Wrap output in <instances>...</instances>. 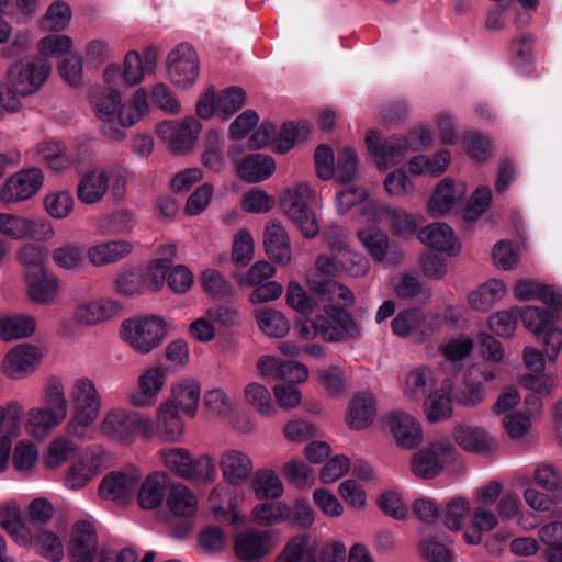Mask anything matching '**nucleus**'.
Masks as SVG:
<instances>
[{
    "label": "nucleus",
    "mask_w": 562,
    "mask_h": 562,
    "mask_svg": "<svg viewBox=\"0 0 562 562\" xmlns=\"http://www.w3.org/2000/svg\"><path fill=\"white\" fill-rule=\"evenodd\" d=\"M452 389L451 379L445 378L424 400V413L430 424L445 422L452 416Z\"/></svg>",
    "instance_id": "obj_31"
},
{
    "label": "nucleus",
    "mask_w": 562,
    "mask_h": 562,
    "mask_svg": "<svg viewBox=\"0 0 562 562\" xmlns=\"http://www.w3.org/2000/svg\"><path fill=\"white\" fill-rule=\"evenodd\" d=\"M451 162V154L447 149L437 151L432 157L417 155L408 160V170L416 176L439 177Z\"/></svg>",
    "instance_id": "obj_47"
},
{
    "label": "nucleus",
    "mask_w": 562,
    "mask_h": 562,
    "mask_svg": "<svg viewBox=\"0 0 562 562\" xmlns=\"http://www.w3.org/2000/svg\"><path fill=\"white\" fill-rule=\"evenodd\" d=\"M364 140L369 154L380 170H386L391 166L398 165L409 150L404 136H392L382 139L381 133L375 130L368 131Z\"/></svg>",
    "instance_id": "obj_17"
},
{
    "label": "nucleus",
    "mask_w": 562,
    "mask_h": 562,
    "mask_svg": "<svg viewBox=\"0 0 562 562\" xmlns=\"http://www.w3.org/2000/svg\"><path fill=\"white\" fill-rule=\"evenodd\" d=\"M276 170V162L272 157L263 154H252L245 158L238 172L244 180L260 182L268 179Z\"/></svg>",
    "instance_id": "obj_52"
},
{
    "label": "nucleus",
    "mask_w": 562,
    "mask_h": 562,
    "mask_svg": "<svg viewBox=\"0 0 562 562\" xmlns=\"http://www.w3.org/2000/svg\"><path fill=\"white\" fill-rule=\"evenodd\" d=\"M507 293L506 284L498 279H491L480 284L468 294V303L472 310L487 312Z\"/></svg>",
    "instance_id": "obj_41"
},
{
    "label": "nucleus",
    "mask_w": 562,
    "mask_h": 562,
    "mask_svg": "<svg viewBox=\"0 0 562 562\" xmlns=\"http://www.w3.org/2000/svg\"><path fill=\"white\" fill-rule=\"evenodd\" d=\"M223 480L233 486H241L249 481L254 472L251 457L238 449H227L220 458Z\"/></svg>",
    "instance_id": "obj_28"
},
{
    "label": "nucleus",
    "mask_w": 562,
    "mask_h": 562,
    "mask_svg": "<svg viewBox=\"0 0 562 562\" xmlns=\"http://www.w3.org/2000/svg\"><path fill=\"white\" fill-rule=\"evenodd\" d=\"M250 487L258 499L279 498L284 492L281 479L270 469L258 470L251 480Z\"/></svg>",
    "instance_id": "obj_56"
},
{
    "label": "nucleus",
    "mask_w": 562,
    "mask_h": 562,
    "mask_svg": "<svg viewBox=\"0 0 562 562\" xmlns=\"http://www.w3.org/2000/svg\"><path fill=\"white\" fill-rule=\"evenodd\" d=\"M438 384L437 370L428 366L413 368L404 374L401 382L403 401L420 404Z\"/></svg>",
    "instance_id": "obj_23"
},
{
    "label": "nucleus",
    "mask_w": 562,
    "mask_h": 562,
    "mask_svg": "<svg viewBox=\"0 0 562 562\" xmlns=\"http://www.w3.org/2000/svg\"><path fill=\"white\" fill-rule=\"evenodd\" d=\"M143 416L123 406H114L105 411L100 423V434L112 442L130 447L142 434Z\"/></svg>",
    "instance_id": "obj_8"
},
{
    "label": "nucleus",
    "mask_w": 562,
    "mask_h": 562,
    "mask_svg": "<svg viewBox=\"0 0 562 562\" xmlns=\"http://www.w3.org/2000/svg\"><path fill=\"white\" fill-rule=\"evenodd\" d=\"M169 322L158 315L125 319L121 325L123 340L136 352L148 355L159 347L167 336Z\"/></svg>",
    "instance_id": "obj_6"
},
{
    "label": "nucleus",
    "mask_w": 562,
    "mask_h": 562,
    "mask_svg": "<svg viewBox=\"0 0 562 562\" xmlns=\"http://www.w3.org/2000/svg\"><path fill=\"white\" fill-rule=\"evenodd\" d=\"M0 526L22 547L32 543V533L20 515L19 507L13 503L0 505Z\"/></svg>",
    "instance_id": "obj_43"
},
{
    "label": "nucleus",
    "mask_w": 562,
    "mask_h": 562,
    "mask_svg": "<svg viewBox=\"0 0 562 562\" xmlns=\"http://www.w3.org/2000/svg\"><path fill=\"white\" fill-rule=\"evenodd\" d=\"M63 422L43 405L31 407L25 414V431L36 440H45Z\"/></svg>",
    "instance_id": "obj_39"
},
{
    "label": "nucleus",
    "mask_w": 562,
    "mask_h": 562,
    "mask_svg": "<svg viewBox=\"0 0 562 562\" xmlns=\"http://www.w3.org/2000/svg\"><path fill=\"white\" fill-rule=\"evenodd\" d=\"M473 349L472 340L467 336H454L443 341L439 346V352L442 357L440 368L448 371L451 375L458 374L464 364V360L471 355Z\"/></svg>",
    "instance_id": "obj_37"
},
{
    "label": "nucleus",
    "mask_w": 562,
    "mask_h": 562,
    "mask_svg": "<svg viewBox=\"0 0 562 562\" xmlns=\"http://www.w3.org/2000/svg\"><path fill=\"white\" fill-rule=\"evenodd\" d=\"M385 425L396 445L403 449H413L423 440L419 420L404 411H393L385 417Z\"/></svg>",
    "instance_id": "obj_26"
},
{
    "label": "nucleus",
    "mask_w": 562,
    "mask_h": 562,
    "mask_svg": "<svg viewBox=\"0 0 562 562\" xmlns=\"http://www.w3.org/2000/svg\"><path fill=\"white\" fill-rule=\"evenodd\" d=\"M109 191V177L106 170H92L86 173L77 188V195L83 204H97Z\"/></svg>",
    "instance_id": "obj_44"
},
{
    "label": "nucleus",
    "mask_w": 562,
    "mask_h": 562,
    "mask_svg": "<svg viewBox=\"0 0 562 562\" xmlns=\"http://www.w3.org/2000/svg\"><path fill=\"white\" fill-rule=\"evenodd\" d=\"M336 210L339 215H344L349 212L353 206L360 204L362 214L361 216L370 223L371 213L368 209L369 203H375L369 200V193L363 187H352L342 190L336 195Z\"/></svg>",
    "instance_id": "obj_57"
},
{
    "label": "nucleus",
    "mask_w": 562,
    "mask_h": 562,
    "mask_svg": "<svg viewBox=\"0 0 562 562\" xmlns=\"http://www.w3.org/2000/svg\"><path fill=\"white\" fill-rule=\"evenodd\" d=\"M89 100L95 117L101 122V133L112 140L124 139V128L135 125L148 108L147 94L143 89L122 103L117 89L94 87L90 90Z\"/></svg>",
    "instance_id": "obj_1"
},
{
    "label": "nucleus",
    "mask_w": 562,
    "mask_h": 562,
    "mask_svg": "<svg viewBox=\"0 0 562 562\" xmlns=\"http://www.w3.org/2000/svg\"><path fill=\"white\" fill-rule=\"evenodd\" d=\"M316 200V189L308 181H299L279 194L281 211L307 239H313L319 234L317 217L311 209Z\"/></svg>",
    "instance_id": "obj_5"
},
{
    "label": "nucleus",
    "mask_w": 562,
    "mask_h": 562,
    "mask_svg": "<svg viewBox=\"0 0 562 562\" xmlns=\"http://www.w3.org/2000/svg\"><path fill=\"white\" fill-rule=\"evenodd\" d=\"M42 359L37 347L22 344L11 349L3 359V373L15 380L25 378L34 371Z\"/></svg>",
    "instance_id": "obj_29"
},
{
    "label": "nucleus",
    "mask_w": 562,
    "mask_h": 562,
    "mask_svg": "<svg viewBox=\"0 0 562 562\" xmlns=\"http://www.w3.org/2000/svg\"><path fill=\"white\" fill-rule=\"evenodd\" d=\"M418 237L427 247L456 257L461 251V243L453 229L446 223L436 222L424 227Z\"/></svg>",
    "instance_id": "obj_32"
},
{
    "label": "nucleus",
    "mask_w": 562,
    "mask_h": 562,
    "mask_svg": "<svg viewBox=\"0 0 562 562\" xmlns=\"http://www.w3.org/2000/svg\"><path fill=\"white\" fill-rule=\"evenodd\" d=\"M277 546L273 530L248 527L235 535L233 551L240 562H262Z\"/></svg>",
    "instance_id": "obj_11"
},
{
    "label": "nucleus",
    "mask_w": 562,
    "mask_h": 562,
    "mask_svg": "<svg viewBox=\"0 0 562 562\" xmlns=\"http://www.w3.org/2000/svg\"><path fill=\"white\" fill-rule=\"evenodd\" d=\"M202 405L210 416L221 419L229 418L237 408L234 396L222 386L206 390L202 396Z\"/></svg>",
    "instance_id": "obj_45"
},
{
    "label": "nucleus",
    "mask_w": 562,
    "mask_h": 562,
    "mask_svg": "<svg viewBox=\"0 0 562 562\" xmlns=\"http://www.w3.org/2000/svg\"><path fill=\"white\" fill-rule=\"evenodd\" d=\"M142 436L147 439L157 438L167 443H178L184 437V422L171 403L161 402L154 417H143Z\"/></svg>",
    "instance_id": "obj_10"
},
{
    "label": "nucleus",
    "mask_w": 562,
    "mask_h": 562,
    "mask_svg": "<svg viewBox=\"0 0 562 562\" xmlns=\"http://www.w3.org/2000/svg\"><path fill=\"white\" fill-rule=\"evenodd\" d=\"M122 312L119 301L99 297L82 301L76 305L72 312V321L83 327H92L102 324Z\"/></svg>",
    "instance_id": "obj_24"
},
{
    "label": "nucleus",
    "mask_w": 562,
    "mask_h": 562,
    "mask_svg": "<svg viewBox=\"0 0 562 562\" xmlns=\"http://www.w3.org/2000/svg\"><path fill=\"white\" fill-rule=\"evenodd\" d=\"M453 439L461 449L476 454L493 453L498 447L496 438L485 428L468 423L454 427Z\"/></svg>",
    "instance_id": "obj_27"
},
{
    "label": "nucleus",
    "mask_w": 562,
    "mask_h": 562,
    "mask_svg": "<svg viewBox=\"0 0 562 562\" xmlns=\"http://www.w3.org/2000/svg\"><path fill=\"white\" fill-rule=\"evenodd\" d=\"M71 413L65 425L70 438L94 439V426L103 407V396L97 382L88 375L76 376L68 386Z\"/></svg>",
    "instance_id": "obj_2"
},
{
    "label": "nucleus",
    "mask_w": 562,
    "mask_h": 562,
    "mask_svg": "<svg viewBox=\"0 0 562 562\" xmlns=\"http://www.w3.org/2000/svg\"><path fill=\"white\" fill-rule=\"evenodd\" d=\"M109 454L101 448L87 451L81 459L75 462L68 470L65 484L70 490L85 487L105 467Z\"/></svg>",
    "instance_id": "obj_25"
},
{
    "label": "nucleus",
    "mask_w": 562,
    "mask_h": 562,
    "mask_svg": "<svg viewBox=\"0 0 562 562\" xmlns=\"http://www.w3.org/2000/svg\"><path fill=\"white\" fill-rule=\"evenodd\" d=\"M535 38L529 33L514 37L509 45L510 64L521 74H530L533 69Z\"/></svg>",
    "instance_id": "obj_48"
},
{
    "label": "nucleus",
    "mask_w": 562,
    "mask_h": 562,
    "mask_svg": "<svg viewBox=\"0 0 562 562\" xmlns=\"http://www.w3.org/2000/svg\"><path fill=\"white\" fill-rule=\"evenodd\" d=\"M467 184L450 177L441 179L428 201L427 210L431 216H442L462 204L467 194Z\"/></svg>",
    "instance_id": "obj_22"
},
{
    "label": "nucleus",
    "mask_w": 562,
    "mask_h": 562,
    "mask_svg": "<svg viewBox=\"0 0 562 562\" xmlns=\"http://www.w3.org/2000/svg\"><path fill=\"white\" fill-rule=\"evenodd\" d=\"M243 397L247 405L252 407L260 416L272 418L278 414L270 391L259 382H249L243 389Z\"/></svg>",
    "instance_id": "obj_46"
},
{
    "label": "nucleus",
    "mask_w": 562,
    "mask_h": 562,
    "mask_svg": "<svg viewBox=\"0 0 562 562\" xmlns=\"http://www.w3.org/2000/svg\"><path fill=\"white\" fill-rule=\"evenodd\" d=\"M318 539L315 535H300L288 541L276 562H317Z\"/></svg>",
    "instance_id": "obj_38"
},
{
    "label": "nucleus",
    "mask_w": 562,
    "mask_h": 562,
    "mask_svg": "<svg viewBox=\"0 0 562 562\" xmlns=\"http://www.w3.org/2000/svg\"><path fill=\"white\" fill-rule=\"evenodd\" d=\"M27 299L35 304L50 306L58 304L63 293L59 278L47 268L24 271Z\"/></svg>",
    "instance_id": "obj_15"
},
{
    "label": "nucleus",
    "mask_w": 562,
    "mask_h": 562,
    "mask_svg": "<svg viewBox=\"0 0 562 562\" xmlns=\"http://www.w3.org/2000/svg\"><path fill=\"white\" fill-rule=\"evenodd\" d=\"M289 505L285 503L263 502L252 508L250 520L261 527H271L289 520Z\"/></svg>",
    "instance_id": "obj_54"
},
{
    "label": "nucleus",
    "mask_w": 562,
    "mask_h": 562,
    "mask_svg": "<svg viewBox=\"0 0 562 562\" xmlns=\"http://www.w3.org/2000/svg\"><path fill=\"white\" fill-rule=\"evenodd\" d=\"M368 209L371 213L370 223H378L384 220L394 233L398 235L412 234L417 227L415 216L404 209L380 203H369Z\"/></svg>",
    "instance_id": "obj_35"
},
{
    "label": "nucleus",
    "mask_w": 562,
    "mask_h": 562,
    "mask_svg": "<svg viewBox=\"0 0 562 562\" xmlns=\"http://www.w3.org/2000/svg\"><path fill=\"white\" fill-rule=\"evenodd\" d=\"M260 330L271 338H282L290 331V322L282 312L270 308H257L254 313Z\"/></svg>",
    "instance_id": "obj_53"
},
{
    "label": "nucleus",
    "mask_w": 562,
    "mask_h": 562,
    "mask_svg": "<svg viewBox=\"0 0 562 562\" xmlns=\"http://www.w3.org/2000/svg\"><path fill=\"white\" fill-rule=\"evenodd\" d=\"M44 183V175L38 168L21 169L10 176L0 187L3 203H20L34 196Z\"/></svg>",
    "instance_id": "obj_18"
},
{
    "label": "nucleus",
    "mask_w": 562,
    "mask_h": 562,
    "mask_svg": "<svg viewBox=\"0 0 562 562\" xmlns=\"http://www.w3.org/2000/svg\"><path fill=\"white\" fill-rule=\"evenodd\" d=\"M202 130L200 121L193 116H187L179 122H162L157 132L169 146L173 154H187L193 149L198 136Z\"/></svg>",
    "instance_id": "obj_20"
},
{
    "label": "nucleus",
    "mask_w": 562,
    "mask_h": 562,
    "mask_svg": "<svg viewBox=\"0 0 562 562\" xmlns=\"http://www.w3.org/2000/svg\"><path fill=\"white\" fill-rule=\"evenodd\" d=\"M202 401L200 382L194 378H181L172 383L170 395L165 400L188 417H195Z\"/></svg>",
    "instance_id": "obj_30"
},
{
    "label": "nucleus",
    "mask_w": 562,
    "mask_h": 562,
    "mask_svg": "<svg viewBox=\"0 0 562 562\" xmlns=\"http://www.w3.org/2000/svg\"><path fill=\"white\" fill-rule=\"evenodd\" d=\"M43 406L63 423L69 415V396L63 380L50 376L42 392Z\"/></svg>",
    "instance_id": "obj_42"
},
{
    "label": "nucleus",
    "mask_w": 562,
    "mask_h": 562,
    "mask_svg": "<svg viewBox=\"0 0 562 562\" xmlns=\"http://www.w3.org/2000/svg\"><path fill=\"white\" fill-rule=\"evenodd\" d=\"M169 369L164 366H151L142 370L128 395L130 404L138 409L155 407L167 386Z\"/></svg>",
    "instance_id": "obj_12"
},
{
    "label": "nucleus",
    "mask_w": 562,
    "mask_h": 562,
    "mask_svg": "<svg viewBox=\"0 0 562 562\" xmlns=\"http://www.w3.org/2000/svg\"><path fill=\"white\" fill-rule=\"evenodd\" d=\"M458 457V450L448 439H437L413 456L411 470L419 479H434L454 463Z\"/></svg>",
    "instance_id": "obj_9"
},
{
    "label": "nucleus",
    "mask_w": 562,
    "mask_h": 562,
    "mask_svg": "<svg viewBox=\"0 0 562 562\" xmlns=\"http://www.w3.org/2000/svg\"><path fill=\"white\" fill-rule=\"evenodd\" d=\"M342 318L341 321L345 323L341 330H337L334 327H329L327 324H325L323 321H321V315L317 316L315 322H312L310 319H305L302 323H300L296 326L297 335L306 340L314 339L318 335L326 341L336 342L337 339L342 338V334H355L356 329L351 325V322L348 319L347 316L342 315L340 316Z\"/></svg>",
    "instance_id": "obj_40"
},
{
    "label": "nucleus",
    "mask_w": 562,
    "mask_h": 562,
    "mask_svg": "<svg viewBox=\"0 0 562 562\" xmlns=\"http://www.w3.org/2000/svg\"><path fill=\"white\" fill-rule=\"evenodd\" d=\"M164 468L184 480L211 481L215 476V463L211 456L192 458L189 450L181 447H166L157 452Z\"/></svg>",
    "instance_id": "obj_7"
},
{
    "label": "nucleus",
    "mask_w": 562,
    "mask_h": 562,
    "mask_svg": "<svg viewBox=\"0 0 562 562\" xmlns=\"http://www.w3.org/2000/svg\"><path fill=\"white\" fill-rule=\"evenodd\" d=\"M75 207V199L68 190H55L48 192L43 199L45 213L54 220L69 217Z\"/></svg>",
    "instance_id": "obj_61"
},
{
    "label": "nucleus",
    "mask_w": 562,
    "mask_h": 562,
    "mask_svg": "<svg viewBox=\"0 0 562 562\" xmlns=\"http://www.w3.org/2000/svg\"><path fill=\"white\" fill-rule=\"evenodd\" d=\"M245 99V92L240 88L232 87L216 94L215 89L210 87L196 103V114L204 120L214 115L225 120L244 105Z\"/></svg>",
    "instance_id": "obj_14"
},
{
    "label": "nucleus",
    "mask_w": 562,
    "mask_h": 562,
    "mask_svg": "<svg viewBox=\"0 0 562 562\" xmlns=\"http://www.w3.org/2000/svg\"><path fill=\"white\" fill-rule=\"evenodd\" d=\"M36 153L38 160L58 172L67 169L72 162L66 147L59 142L42 143L37 146Z\"/></svg>",
    "instance_id": "obj_63"
},
{
    "label": "nucleus",
    "mask_w": 562,
    "mask_h": 562,
    "mask_svg": "<svg viewBox=\"0 0 562 562\" xmlns=\"http://www.w3.org/2000/svg\"><path fill=\"white\" fill-rule=\"evenodd\" d=\"M54 262L65 270H80L85 266V252L82 246L76 243H67L53 250Z\"/></svg>",
    "instance_id": "obj_64"
},
{
    "label": "nucleus",
    "mask_w": 562,
    "mask_h": 562,
    "mask_svg": "<svg viewBox=\"0 0 562 562\" xmlns=\"http://www.w3.org/2000/svg\"><path fill=\"white\" fill-rule=\"evenodd\" d=\"M37 554L52 562H59L64 559L65 550L61 538L50 530H41L32 536V543Z\"/></svg>",
    "instance_id": "obj_58"
},
{
    "label": "nucleus",
    "mask_w": 562,
    "mask_h": 562,
    "mask_svg": "<svg viewBox=\"0 0 562 562\" xmlns=\"http://www.w3.org/2000/svg\"><path fill=\"white\" fill-rule=\"evenodd\" d=\"M133 249V244L126 239L104 240L91 245L87 249V257L93 267L100 268L121 261L128 257Z\"/></svg>",
    "instance_id": "obj_33"
},
{
    "label": "nucleus",
    "mask_w": 562,
    "mask_h": 562,
    "mask_svg": "<svg viewBox=\"0 0 562 562\" xmlns=\"http://www.w3.org/2000/svg\"><path fill=\"white\" fill-rule=\"evenodd\" d=\"M441 325V317L435 312H425L420 308H407L401 311L391 322V328L395 336L401 338L412 337L417 341H424Z\"/></svg>",
    "instance_id": "obj_13"
},
{
    "label": "nucleus",
    "mask_w": 562,
    "mask_h": 562,
    "mask_svg": "<svg viewBox=\"0 0 562 562\" xmlns=\"http://www.w3.org/2000/svg\"><path fill=\"white\" fill-rule=\"evenodd\" d=\"M98 535L92 519H80L72 525L68 554L72 562H100Z\"/></svg>",
    "instance_id": "obj_19"
},
{
    "label": "nucleus",
    "mask_w": 562,
    "mask_h": 562,
    "mask_svg": "<svg viewBox=\"0 0 562 562\" xmlns=\"http://www.w3.org/2000/svg\"><path fill=\"white\" fill-rule=\"evenodd\" d=\"M198 54L189 44L175 47L167 58V71L170 81L180 89L193 86L199 77Z\"/></svg>",
    "instance_id": "obj_16"
},
{
    "label": "nucleus",
    "mask_w": 562,
    "mask_h": 562,
    "mask_svg": "<svg viewBox=\"0 0 562 562\" xmlns=\"http://www.w3.org/2000/svg\"><path fill=\"white\" fill-rule=\"evenodd\" d=\"M36 330V319L27 314H13L0 317V338L9 341L27 338Z\"/></svg>",
    "instance_id": "obj_49"
},
{
    "label": "nucleus",
    "mask_w": 562,
    "mask_h": 562,
    "mask_svg": "<svg viewBox=\"0 0 562 562\" xmlns=\"http://www.w3.org/2000/svg\"><path fill=\"white\" fill-rule=\"evenodd\" d=\"M322 239L327 254L316 258V271L326 277H338L346 273L360 278L368 273L370 262L362 254L355 251L347 241L344 229L338 225H328L322 231Z\"/></svg>",
    "instance_id": "obj_4"
},
{
    "label": "nucleus",
    "mask_w": 562,
    "mask_h": 562,
    "mask_svg": "<svg viewBox=\"0 0 562 562\" xmlns=\"http://www.w3.org/2000/svg\"><path fill=\"white\" fill-rule=\"evenodd\" d=\"M166 490V475L154 472L146 477L138 491V504L144 509L157 508L164 499Z\"/></svg>",
    "instance_id": "obj_55"
},
{
    "label": "nucleus",
    "mask_w": 562,
    "mask_h": 562,
    "mask_svg": "<svg viewBox=\"0 0 562 562\" xmlns=\"http://www.w3.org/2000/svg\"><path fill=\"white\" fill-rule=\"evenodd\" d=\"M50 70V64L41 57L13 63L7 69L4 81L0 80V108L11 113L20 111L21 99L36 93L46 82Z\"/></svg>",
    "instance_id": "obj_3"
},
{
    "label": "nucleus",
    "mask_w": 562,
    "mask_h": 562,
    "mask_svg": "<svg viewBox=\"0 0 562 562\" xmlns=\"http://www.w3.org/2000/svg\"><path fill=\"white\" fill-rule=\"evenodd\" d=\"M378 413L376 400L370 392L356 393L347 409L346 423L351 429L362 430L369 427Z\"/></svg>",
    "instance_id": "obj_36"
},
{
    "label": "nucleus",
    "mask_w": 562,
    "mask_h": 562,
    "mask_svg": "<svg viewBox=\"0 0 562 562\" xmlns=\"http://www.w3.org/2000/svg\"><path fill=\"white\" fill-rule=\"evenodd\" d=\"M142 479L140 470L126 465L122 470L106 474L99 486V495L104 499L125 503L134 494Z\"/></svg>",
    "instance_id": "obj_21"
},
{
    "label": "nucleus",
    "mask_w": 562,
    "mask_h": 562,
    "mask_svg": "<svg viewBox=\"0 0 562 562\" xmlns=\"http://www.w3.org/2000/svg\"><path fill=\"white\" fill-rule=\"evenodd\" d=\"M310 282L313 291L324 300L330 302V305L345 308L351 306L355 302L352 292L346 285L334 279H323L321 281L310 279Z\"/></svg>",
    "instance_id": "obj_51"
},
{
    "label": "nucleus",
    "mask_w": 562,
    "mask_h": 562,
    "mask_svg": "<svg viewBox=\"0 0 562 562\" xmlns=\"http://www.w3.org/2000/svg\"><path fill=\"white\" fill-rule=\"evenodd\" d=\"M359 168V157L353 147L349 145L341 146L336 155L335 179L340 183H349L357 179Z\"/></svg>",
    "instance_id": "obj_60"
},
{
    "label": "nucleus",
    "mask_w": 562,
    "mask_h": 562,
    "mask_svg": "<svg viewBox=\"0 0 562 562\" xmlns=\"http://www.w3.org/2000/svg\"><path fill=\"white\" fill-rule=\"evenodd\" d=\"M486 390L475 371H468L464 374L463 383L457 390L454 397L457 402L465 407H476L484 403Z\"/></svg>",
    "instance_id": "obj_59"
},
{
    "label": "nucleus",
    "mask_w": 562,
    "mask_h": 562,
    "mask_svg": "<svg viewBox=\"0 0 562 562\" xmlns=\"http://www.w3.org/2000/svg\"><path fill=\"white\" fill-rule=\"evenodd\" d=\"M357 235L375 261L383 262L385 260L389 250V237L385 232L378 227H363L358 231Z\"/></svg>",
    "instance_id": "obj_62"
},
{
    "label": "nucleus",
    "mask_w": 562,
    "mask_h": 562,
    "mask_svg": "<svg viewBox=\"0 0 562 562\" xmlns=\"http://www.w3.org/2000/svg\"><path fill=\"white\" fill-rule=\"evenodd\" d=\"M263 246L276 263L288 266L291 261V246L288 232L279 221H269L265 227Z\"/></svg>",
    "instance_id": "obj_34"
},
{
    "label": "nucleus",
    "mask_w": 562,
    "mask_h": 562,
    "mask_svg": "<svg viewBox=\"0 0 562 562\" xmlns=\"http://www.w3.org/2000/svg\"><path fill=\"white\" fill-rule=\"evenodd\" d=\"M199 501L196 495L186 485L173 484L167 496L169 510L178 517H193L198 512Z\"/></svg>",
    "instance_id": "obj_50"
}]
</instances>
